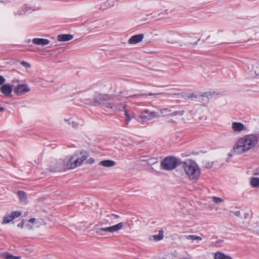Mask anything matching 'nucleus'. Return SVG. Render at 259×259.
Returning <instances> with one entry per match:
<instances>
[{"label":"nucleus","instance_id":"nucleus-1","mask_svg":"<svg viewBox=\"0 0 259 259\" xmlns=\"http://www.w3.org/2000/svg\"><path fill=\"white\" fill-rule=\"evenodd\" d=\"M257 143V137L255 135H248L239 139L234 145L233 150L236 154H242L251 149Z\"/></svg>","mask_w":259,"mask_h":259},{"label":"nucleus","instance_id":"nucleus-2","mask_svg":"<svg viewBox=\"0 0 259 259\" xmlns=\"http://www.w3.org/2000/svg\"><path fill=\"white\" fill-rule=\"evenodd\" d=\"M182 166L184 171L190 180H197L200 175V170L195 162L187 160L182 162Z\"/></svg>","mask_w":259,"mask_h":259},{"label":"nucleus","instance_id":"nucleus-3","mask_svg":"<svg viewBox=\"0 0 259 259\" xmlns=\"http://www.w3.org/2000/svg\"><path fill=\"white\" fill-rule=\"evenodd\" d=\"M120 97L119 95L114 96H111V99L109 100L110 106L108 108L114 109L119 111H123V115L125 118L126 123H128L131 120V117L128 111L125 108V104L123 103H119Z\"/></svg>","mask_w":259,"mask_h":259},{"label":"nucleus","instance_id":"nucleus-4","mask_svg":"<svg viewBox=\"0 0 259 259\" xmlns=\"http://www.w3.org/2000/svg\"><path fill=\"white\" fill-rule=\"evenodd\" d=\"M182 163V161L180 159L173 156H167L161 161L160 167L164 170H172Z\"/></svg>","mask_w":259,"mask_h":259},{"label":"nucleus","instance_id":"nucleus-5","mask_svg":"<svg viewBox=\"0 0 259 259\" xmlns=\"http://www.w3.org/2000/svg\"><path fill=\"white\" fill-rule=\"evenodd\" d=\"M111 96L107 94H97L92 102L94 106L99 105L103 107L107 108L111 105L109 103Z\"/></svg>","mask_w":259,"mask_h":259},{"label":"nucleus","instance_id":"nucleus-6","mask_svg":"<svg viewBox=\"0 0 259 259\" xmlns=\"http://www.w3.org/2000/svg\"><path fill=\"white\" fill-rule=\"evenodd\" d=\"M67 160L59 159L53 162L50 166V171L58 172L69 169Z\"/></svg>","mask_w":259,"mask_h":259},{"label":"nucleus","instance_id":"nucleus-7","mask_svg":"<svg viewBox=\"0 0 259 259\" xmlns=\"http://www.w3.org/2000/svg\"><path fill=\"white\" fill-rule=\"evenodd\" d=\"M159 116V113L155 111H150L148 109H146L139 116V119H140L142 122H145Z\"/></svg>","mask_w":259,"mask_h":259},{"label":"nucleus","instance_id":"nucleus-8","mask_svg":"<svg viewBox=\"0 0 259 259\" xmlns=\"http://www.w3.org/2000/svg\"><path fill=\"white\" fill-rule=\"evenodd\" d=\"M123 223H119L112 226L98 228L96 232L98 234H99L101 231L113 233L121 230L123 228Z\"/></svg>","mask_w":259,"mask_h":259},{"label":"nucleus","instance_id":"nucleus-9","mask_svg":"<svg viewBox=\"0 0 259 259\" xmlns=\"http://www.w3.org/2000/svg\"><path fill=\"white\" fill-rule=\"evenodd\" d=\"M30 89L27 84H18L14 89V92L18 96H21L29 92Z\"/></svg>","mask_w":259,"mask_h":259},{"label":"nucleus","instance_id":"nucleus-10","mask_svg":"<svg viewBox=\"0 0 259 259\" xmlns=\"http://www.w3.org/2000/svg\"><path fill=\"white\" fill-rule=\"evenodd\" d=\"M78 156L79 152H75L73 156H72L69 160H67L69 169H73L77 166H80L82 164V162H80V160L78 157H77L76 159L73 161V160L76 157Z\"/></svg>","mask_w":259,"mask_h":259},{"label":"nucleus","instance_id":"nucleus-11","mask_svg":"<svg viewBox=\"0 0 259 259\" xmlns=\"http://www.w3.org/2000/svg\"><path fill=\"white\" fill-rule=\"evenodd\" d=\"M178 34L176 32L172 31H169L165 33L167 42L170 44L178 43Z\"/></svg>","mask_w":259,"mask_h":259},{"label":"nucleus","instance_id":"nucleus-12","mask_svg":"<svg viewBox=\"0 0 259 259\" xmlns=\"http://www.w3.org/2000/svg\"><path fill=\"white\" fill-rule=\"evenodd\" d=\"M20 212L18 211H13L12 212L11 214H6L4 217V219L2 222V223L4 224L9 223L16 218H17L19 216H20Z\"/></svg>","mask_w":259,"mask_h":259},{"label":"nucleus","instance_id":"nucleus-13","mask_svg":"<svg viewBox=\"0 0 259 259\" xmlns=\"http://www.w3.org/2000/svg\"><path fill=\"white\" fill-rule=\"evenodd\" d=\"M13 84L10 85L9 84H5L0 88V91L5 96H9L11 95L13 91Z\"/></svg>","mask_w":259,"mask_h":259},{"label":"nucleus","instance_id":"nucleus-14","mask_svg":"<svg viewBox=\"0 0 259 259\" xmlns=\"http://www.w3.org/2000/svg\"><path fill=\"white\" fill-rule=\"evenodd\" d=\"M144 37L143 34H139L131 37L128 40L129 44H136L141 41Z\"/></svg>","mask_w":259,"mask_h":259},{"label":"nucleus","instance_id":"nucleus-15","mask_svg":"<svg viewBox=\"0 0 259 259\" xmlns=\"http://www.w3.org/2000/svg\"><path fill=\"white\" fill-rule=\"evenodd\" d=\"M232 128L236 132H240L246 129L245 126L243 123L237 122L232 123Z\"/></svg>","mask_w":259,"mask_h":259},{"label":"nucleus","instance_id":"nucleus-16","mask_svg":"<svg viewBox=\"0 0 259 259\" xmlns=\"http://www.w3.org/2000/svg\"><path fill=\"white\" fill-rule=\"evenodd\" d=\"M32 42L35 45L44 46L48 45L50 41L45 38H34L32 39Z\"/></svg>","mask_w":259,"mask_h":259},{"label":"nucleus","instance_id":"nucleus-17","mask_svg":"<svg viewBox=\"0 0 259 259\" xmlns=\"http://www.w3.org/2000/svg\"><path fill=\"white\" fill-rule=\"evenodd\" d=\"M73 36L69 34H60L57 37L58 40L60 41H66L72 39Z\"/></svg>","mask_w":259,"mask_h":259},{"label":"nucleus","instance_id":"nucleus-18","mask_svg":"<svg viewBox=\"0 0 259 259\" xmlns=\"http://www.w3.org/2000/svg\"><path fill=\"white\" fill-rule=\"evenodd\" d=\"M115 162L111 160H104L100 162L99 165L104 167H110L115 165Z\"/></svg>","mask_w":259,"mask_h":259},{"label":"nucleus","instance_id":"nucleus-19","mask_svg":"<svg viewBox=\"0 0 259 259\" xmlns=\"http://www.w3.org/2000/svg\"><path fill=\"white\" fill-rule=\"evenodd\" d=\"M17 195L21 202L24 204L27 203V196L24 192L19 191L17 192Z\"/></svg>","mask_w":259,"mask_h":259},{"label":"nucleus","instance_id":"nucleus-20","mask_svg":"<svg viewBox=\"0 0 259 259\" xmlns=\"http://www.w3.org/2000/svg\"><path fill=\"white\" fill-rule=\"evenodd\" d=\"M79 152V156L77 157L80 160L81 162H83V161L86 160L88 157L89 156V153L87 151H78Z\"/></svg>","mask_w":259,"mask_h":259},{"label":"nucleus","instance_id":"nucleus-21","mask_svg":"<svg viewBox=\"0 0 259 259\" xmlns=\"http://www.w3.org/2000/svg\"><path fill=\"white\" fill-rule=\"evenodd\" d=\"M172 107L170 108H165L159 110L161 114L163 116H170L171 112L172 111Z\"/></svg>","mask_w":259,"mask_h":259},{"label":"nucleus","instance_id":"nucleus-22","mask_svg":"<svg viewBox=\"0 0 259 259\" xmlns=\"http://www.w3.org/2000/svg\"><path fill=\"white\" fill-rule=\"evenodd\" d=\"M214 259H232V258L223 253L218 252L215 254Z\"/></svg>","mask_w":259,"mask_h":259},{"label":"nucleus","instance_id":"nucleus-23","mask_svg":"<svg viewBox=\"0 0 259 259\" xmlns=\"http://www.w3.org/2000/svg\"><path fill=\"white\" fill-rule=\"evenodd\" d=\"M163 231L162 230H160L159 231V233L158 235H155L151 237H150V239H151L152 237L154 241H160L162 240L163 238Z\"/></svg>","mask_w":259,"mask_h":259},{"label":"nucleus","instance_id":"nucleus-24","mask_svg":"<svg viewBox=\"0 0 259 259\" xmlns=\"http://www.w3.org/2000/svg\"><path fill=\"white\" fill-rule=\"evenodd\" d=\"M250 185L254 188L259 187V178L253 177L251 179L250 182Z\"/></svg>","mask_w":259,"mask_h":259},{"label":"nucleus","instance_id":"nucleus-25","mask_svg":"<svg viewBox=\"0 0 259 259\" xmlns=\"http://www.w3.org/2000/svg\"><path fill=\"white\" fill-rule=\"evenodd\" d=\"M184 113H185V111L184 110L175 111H172L170 113V116L174 117V116H182L184 114Z\"/></svg>","mask_w":259,"mask_h":259},{"label":"nucleus","instance_id":"nucleus-26","mask_svg":"<svg viewBox=\"0 0 259 259\" xmlns=\"http://www.w3.org/2000/svg\"><path fill=\"white\" fill-rule=\"evenodd\" d=\"M3 257L6 259H20L19 256H14L9 253H5L3 254Z\"/></svg>","mask_w":259,"mask_h":259},{"label":"nucleus","instance_id":"nucleus-27","mask_svg":"<svg viewBox=\"0 0 259 259\" xmlns=\"http://www.w3.org/2000/svg\"><path fill=\"white\" fill-rule=\"evenodd\" d=\"M185 237L187 239H188V240H197L198 241H200L202 240L201 237L194 235H190L185 236Z\"/></svg>","mask_w":259,"mask_h":259},{"label":"nucleus","instance_id":"nucleus-28","mask_svg":"<svg viewBox=\"0 0 259 259\" xmlns=\"http://www.w3.org/2000/svg\"><path fill=\"white\" fill-rule=\"evenodd\" d=\"M146 95L145 96H154V97H156L158 95H168V94L167 93H157V94H153V93H149V94H145Z\"/></svg>","mask_w":259,"mask_h":259},{"label":"nucleus","instance_id":"nucleus-29","mask_svg":"<svg viewBox=\"0 0 259 259\" xmlns=\"http://www.w3.org/2000/svg\"><path fill=\"white\" fill-rule=\"evenodd\" d=\"M212 198L213 201L215 203H219L223 202V201H224L223 199H222L221 198L217 197L215 196L212 197Z\"/></svg>","mask_w":259,"mask_h":259},{"label":"nucleus","instance_id":"nucleus-30","mask_svg":"<svg viewBox=\"0 0 259 259\" xmlns=\"http://www.w3.org/2000/svg\"><path fill=\"white\" fill-rule=\"evenodd\" d=\"M146 95L145 94H135V95H132V96H130L128 97V98H132V99H136V98H138L140 97H141V96H145Z\"/></svg>","mask_w":259,"mask_h":259},{"label":"nucleus","instance_id":"nucleus-31","mask_svg":"<svg viewBox=\"0 0 259 259\" xmlns=\"http://www.w3.org/2000/svg\"><path fill=\"white\" fill-rule=\"evenodd\" d=\"M20 64L23 65V66H25V67H28V68H30L31 67V65L29 63H28V62H25V61H21L20 62Z\"/></svg>","mask_w":259,"mask_h":259},{"label":"nucleus","instance_id":"nucleus-32","mask_svg":"<svg viewBox=\"0 0 259 259\" xmlns=\"http://www.w3.org/2000/svg\"><path fill=\"white\" fill-rule=\"evenodd\" d=\"M5 80V78L3 76L0 75V85H3Z\"/></svg>","mask_w":259,"mask_h":259},{"label":"nucleus","instance_id":"nucleus-33","mask_svg":"<svg viewBox=\"0 0 259 259\" xmlns=\"http://www.w3.org/2000/svg\"><path fill=\"white\" fill-rule=\"evenodd\" d=\"M107 217H109V218H111L112 217H114V218H119V216L118 215H117V214H114V213H111L110 214H108Z\"/></svg>","mask_w":259,"mask_h":259},{"label":"nucleus","instance_id":"nucleus-34","mask_svg":"<svg viewBox=\"0 0 259 259\" xmlns=\"http://www.w3.org/2000/svg\"><path fill=\"white\" fill-rule=\"evenodd\" d=\"M212 166V163L211 162H206L205 164V167L206 168H210Z\"/></svg>","mask_w":259,"mask_h":259},{"label":"nucleus","instance_id":"nucleus-35","mask_svg":"<svg viewBox=\"0 0 259 259\" xmlns=\"http://www.w3.org/2000/svg\"><path fill=\"white\" fill-rule=\"evenodd\" d=\"M24 221L22 220L20 223H19L17 225V227L21 228H23L24 227Z\"/></svg>","mask_w":259,"mask_h":259},{"label":"nucleus","instance_id":"nucleus-36","mask_svg":"<svg viewBox=\"0 0 259 259\" xmlns=\"http://www.w3.org/2000/svg\"><path fill=\"white\" fill-rule=\"evenodd\" d=\"M19 82V80L17 78H14L12 80V82L13 84L14 85L15 84L18 83Z\"/></svg>","mask_w":259,"mask_h":259},{"label":"nucleus","instance_id":"nucleus-37","mask_svg":"<svg viewBox=\"0 0 259 259\" xmlns=\"http://www.w3.org/2000/svg\"><path fill=\"white\" fill-rule=\"evenodd\" d=\"M234 214L238 217H239L241 216V212L240 211H236L234 212Z\"/></svg>","mask_w":259,"mask_h":259},{"label":"nucleus","instance_id":"nucleus-38","mask_svg":"<svg viewBox=\"0 0 259 259\" xmlns=\"http://www.w3.org/2000/svg\"><path fill=\"white\" fill-rule=\"evenodd\" d=\"M151 160H149V162H148V164H152L157 162V159H153V161L152 162H150Z\"/></svg>","mask_w":259,"mask_h":259},{"label":"nucleus","instance_id":"nucleus-39","mask_svg":"<svg viewBox=\"0 0 259 259\" xmlns=\"http://www.w3.org/2000/svg\"><path fill=\"white\" fill-rule=\"evenodd\" d=\"M94 162H95V160L92 158H90L88 160V163H90V164H93V163H94Z\"/></svg>","mask_w":259,"mask_h":259},{"label":"nucleus","instance_id":"nucleus-40","mask_svg":"<svg viewBox=\"0 0 259 259\" xmlns=\"http://www.w3.org/2000/svg\"><path fill=\"white\" fill-rule=\"evenodd\" d=\"M188 97L189 98H196L197 96L194 93H192L190 95H189Z\"/></svg>","mask_w":259,"mask_h":259},{"label":"nucleus","instance_id":"nucleus-41","mask_svg":"<svg viewBox=\"0 0 259 259\" xmlns=\"http://www.w3.org/2000/svg\"><path fill=\"white\" fill-rule=\"evenodd\" d=\"M199 40H200V38L198 39V40H197L196 42H194V43H192V42H188V44H191V45H194V46H195V45H197L198 42V41H199Z\"/></svg>","mask_w":259,"mask_h":259},{"label":"nucleus","instance_id":"nucleus-42","mask_svg":"<svg viewBox=\"0 0 259 259\" xmlns=\"http://www.w3.org/2000/svg\"><path fill=\"white\" fill-rule=\"evenodd\" d=\"M72 126L74 127H76L78 125V123L74 121L72 122Z\"/></svg>","mask_w":259,"mask_h":259},{"label":"nucleus","instance_id":"nucleus-43","mask_svg":"<svg viewBox=\"0 0 259 259\" xmlns=\"http://www.w3.org/2000/svg\"><path fill=\"white\" fill-rule=\"evenodd\" d=\"M35 221V219L34 218H31L29 219V222L30 223H34Z\"/></svg>","mask_w":259,"mask_h":259},{"label":"nucleus","instance_id":"nucleus-44","mask_svg":"<svg viewBox=\"0 0 259 259\" xmlns=\"http://www.w3.org/2000/svg\"><path fill=\"white\" fill-rule=\"evenodd\" d=\"M248 216H249V213H247V212H246V213H244V218L245 219H247V218H248Z\"/></svg>","mask_w":259,"mask_h":259},{"label":"nucleus","instance_id":"nucleus-45","mask_svg":"<svg viewBox=\"0 0 259 259\" xmlns=\"http://www.w3.org/2000/svg\"><path fill=\"white\" fill-rule=\"evenodd\" d=\"M168 123H175V121H174L173 120L171 119L170 120H169L168 121Z\"/></svg>","mask_w":259,"mask_h":259},{"label":"nucleus","instance_id":"nucleus-46","mask_svg":"<svg viewBox=\"0 0 259 259\" xmlns=\"http://www.w3.org/2000/svg\"><path fill=\"white\" fill-rule=\"evenodd\" d=\"M187 45V44H180L181 47L186 46Z\"/></svg>","mask_w":259,"mask_h":259},{"label":"nucleus","instance_id":"nucleus-47","mask_svg":"<svg viewBox=\"0 0 259 259\" xmlns=\"http://www.w3.org/2000/svg\"><path fill=\"white\" fill-rule=\"evenodd\" d=\"M4 110V108L0 107V112L3 111Z\"/></svg>","mask_w":259,"mask_h":259},{"label":"nucleus","instance_id":"nucleus-48","mask_svg":"<svg viewBox=\"0 0 259 259\" xmlns=\"http://www.w3.org/2000/svg\"><path fill=\"white\" fill-rule=\"evenodd\" d=\"M115 223V222H114L113 221H111V223H109V224H110V225H111V224H113V223Z\"/></svg>","mask_w":259,"mask_h":259},{"label":"nucleus","instance_id":"nucleus-49","mask_svg":"<svg viewBox=\"0 0 259 259\" xmlns=\"http://www.w3.org/2000/svg\"><path fill=\"white\" fill-rule=\"evenodd\" d=\"M41 80H42V79L40 78L39 79V80L38 81L39 82H41Z\"/></svg>","mask_w":259,"mask_h":259},{"label":"nucleus","instance_id":"nucleus-50","mask_svg":"<svg viewBox=\"0 0 259 259\" xmlns=\"http://www.w3.org/2000/svg\"><path fill=\"white\" fill-rule=\"evenodd\" d=\"M256 233H259V230H257L256 231Z\"/></svg>","mask_w":259,"mask_h":259},{"label":"nucleus","instance_id":"nucleus-51","mask_svg":"<svg viewBox=\"0 0 259 259\" xmlns=\"http://www.w3.org/2000/svg\"><path fill=\"white\" fill-rule=\"evenodd\" d=\"M65 120L66 121H69V120H67V119H65Z\"/></svg>","mask_w":259,"mask_h":259},{"label":"nucleus","instance_id":"nucleus-52","mask_svg":"<svg viewBox=\"0 0 259 259\" xmlns=\"http://www.w3.org/2000/svg\"><path fill=\"white\" fill-rule=\"evenodd\" d=\"M229 156H232V155L231 154H229Z\"/></svg>","mask_w":259,"mask_h":259},{"label":"nucleus","instance_id":"nucleus-53","mask_svg":"<svg viewBox=\"0 0 259 259\" xmlns=\"http://www.w3.org/2000/svg\"><path fill=\"white\" fill-rule=\"evenodd\" d=\"M50 82H53V80H51V81H50Z\"/></svg>","mask_w":259,"mask_h":259}]
</instances>
